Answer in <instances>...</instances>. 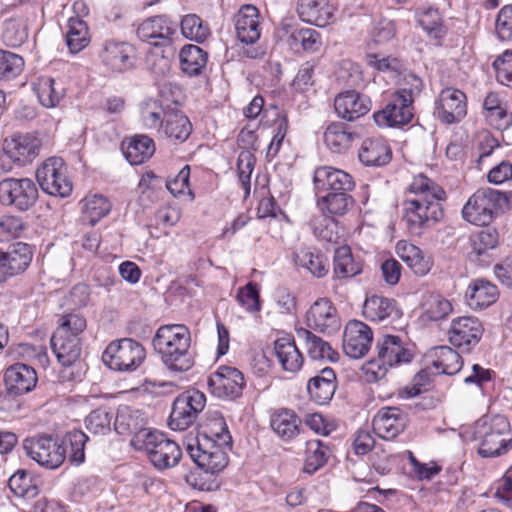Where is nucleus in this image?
I'll list each match as a JSON object with an SVG mask.
<instances>
[{
    "mask_svg": "<svg viewBox=\"0 0 512 512\" xmlns=\"http://www.w3.org/2000/svg\"><path fill=\"white\" fill-rule=\"evenodd\" d=\"M373 331L360 320H350L343 333V350L347 356L359 359L365 356L371 348Z\"/></svg>",
    "mask_w": 512,
    "mask_h": 512,
    "instance_id": "20",
    "label": "nucleus"
},
{
    "mask_svg": "<svg viewBox=\"0 0 512 512\" xmlns=\"http://www.w3.org/2000/svg\"><path fill=\"white\" fill-rule=\"evenodd\" d=\"M95 54L101 65L113 73L132 69L136 60V50L131 43L113 38L100 42Z\"/></svg>",
    "mask_w": 512,
    "mask_h": 512,
    "instance_id": "8",
    "label": "nucleus"
},
{
    "mask_svg": "<svg viewBox=\"0 0 512 512\" xmlns=\"http://www.w3.org/2000/svg\"><path fill=\"white\" fill-rule=\"evenodd\" d=\"M364 317L375 323L388 325L402 316L396 300L384 296L367 297L363 305Z\"/></svg>",
    "mask_w": 512,
    "mask_h": 512,
    "instance_id": "25",
    "label": "nucleus"
},
{
    "mask_svg": "<svg viewBox=\"0 0 512 512\" xmlns=\"http://www.w3.org/2000/svg\"><path fill=\"white\" fill-rule=\"evenodd\" d=\"M506 193L492 188L478 189L462 209L463 218L478 226H488L508 205Z\"/></svg>",
    "mask_w": 512,
    "mask_h": 512,
    "instance_id": "6",
    "label": "nucleus"
},
{
    "mask_svg": "<svg viewBox=\"0 0 512 512\" xmlns=\"http://www.w3.org/2000/svg\"><path fill=\"white\" fill-rule=\"evenodd\" d=\"M137 450H144L158 470L176 466L182 456L180 446L160 431L140 432L130 441Z\"/></svg>",
    "mask_w": 512,
    "mask_h": 512,
    "instance_id": "5",
    "label": "nucleus"
},
{
    "mask_svg": "<svg viewBox=\"0 0 512 512\" xmlns=\"http://www.w3.org/2000/svg\"><path fill=\"white\" fill-rule=\"evenodd\" d=\"M408 423L407 414L398 407H383L373 417L374 433L384 440H393Z\"/></svg>",
    "mask_w": 512,
    "mask_h": 512,
    "instance_id": "23",
    "label": "nucleus"
},
{
    "mask_svg": "<svg viewBox=\"0 0 512 512\" xmlns=\"http://www.w3.org/2000/svg\"><path fill=\"white\" fill-rule=\"evenodd\" d=\"M305 324L310 331L323 334H332L341 326L337 309L328 298H319L310 306Z\"/></svg>",
    "mask_w": 512,
    "mask_h": 512,
    "instance_id": "15",
    "label": "nucleus"
},
{
    "mask_svg": "<svg viewBox=\"0 0 512 512\" xmlns=\"http://www.w3.org/2000/svg\"><path fill=\"white\" fill-rule=\"evenodd\" d=\"M237 38L245 44H254L261 35L259 11L253 5H243L234 16Z\"/></svg>",
    "mask_w": 512,
    "mask_h": 512,
    "instance_id": "27",
    "label": "nucleus"
},
{
    "mask_svg": "<svg viewBox=\"0 0 512 512\" xmlns=\"http://www.w3.org/2000/svg\"><path fill=\"white\" fill-rule=\"evenodd\" d=\"M336 387V374L330 367L323 368L319 374L312 377L307 384V390L311 400L319 405H325L331 401Z\"/></svg>",
    "mask_w": 512,
    "mask_h": 512,
    "instance_id": "30",
    "label": "nucleus"
},
{
    "mask_svg": "<svg viewBox=\"0 0 512 512\" xmlns=\"http://www.w3.org/2000/svg\"><path fill=\"white\" fill-rule=\"evenodd\" d=\"M112 417L106 409H95L85 418L86 429L92 434L104 435L111 429Z\"/></svg>",
    "mask_w": 512,
    "mask_h": 512,
    "instance_id": "59",
    "label": "nucleus"
},
{
    "mask_svg": "<svg viewBox=\"0 0 512 512\" xmlns=\"http://www.w3.org/2000/svg\"><path fill=\"white\" fill-rule=\"evenodd\" d=\"M29 35L28 18L24 14H14L4 20L1 38L3 43L12 48L24 44Z\"/></svg>",
    "mask_w": 512,
    "mask_h": 512,
    "instance_id": "39",
    "label": "nucleus"
},
{
    "mask_svg": "<svg viewBox=\"0 0 512 512\" xmlns=\"http://www.w3.org/2000/svg\"><path fill=\"white\" fill-rule=\"evenodd\" d=\"M40 103L47 108L55 107L64 96V89L57 87L54 79L41 77L36 88Z\"/></svg>",
    "mask_w": 512,
    "mask_h": 512,
    "instance_id": "55",
    "label": "nucleus"
},
{
    "mask_svg": "<svg viewBox=\"0 0 512 512\" xmlns=\"http://www.w3.org/2000/svg\"><path fill=\"white\" fill-rule=\"evenodd\" d=\"M36 178L47 194L64 198L72 192V182L67 176V168L62 158L51 157L44 161L36 171Z\"/></svg>",
    "mask_w": 512,
    "mask_h": 512,
    "instance_id": "11",
    "label": "nucleus"
},
{
    "mask_svg": "<svg viewBox=\"0 0 512 512\" xmlns=\"http://www.w3.org/2000/svg\"><path fill=\"white\" fill-rule=\"evenodd\" d=\"M296 334L298 338L304 341L307 354L311 359L328 360L330 362H336L338 360V353L331 345L309 329L303 327L298 328L296 329Z\"/></svg>",
    "mask_w": 512,
    "mask_h": 512,
    "instance_id": "40",
    "label": "nucleus"
},
{
    "mask_svg": "<svg viewBox=\"0 0 512 512\" xmlns=\"http://www.w3.org/2000/svg\"><path fill=\"white\" fill-rule=\"evenodd\" d=\"M270 426L282 441L290 442L300 434L302 422L293 410L282 408L271 415Z\"/></svg>",
    "mask_w": 512,
    "mask_h": 512,
    "instance_id": "32",
    "label": "nucleus"
},
{
    "mask_svg": "<svg viewBox=\"0 0 512 512\" xmlns=\"http://www.w3.org/2000/svg\"><path fill=\"white\" fill-rule=\"evenodd\" d=\"M377 356L371 359L366 366L369 380L383 379L390 368L409 363L414 357L409 344L396 335H384L376 344Z\"/></svg>",
    "mask_w": 512,
    "mask_h": 512,
    "instance_id": "4",
    "label": "nucleus"
},
{
    "mask_svg": "<svg viewBox=\"0 0 512 512\" xmlns=\"http://www.w3.org/2000/svg\"><path fill=\"white\" fill-rule=\"evenodd\" d=\"M236 299L247 312L255 313L261 310L259 289L253 282L239 288Z\"/></svg>",
    "mask_w": 512,
    "mask_h": 512,
    "instance_id": "61",
    "label": "nucleus"
},
{
    "mask_svg": "<svg viewBox=\"0 0 512 512\" xmlns=\"http://www.w3.org/2000/svg\"><path fill=\"white\" fill-rule=\"evenodd\" d=\"M434 114L444 124L460 122L467 114L465 93L452 87L441 90L435 101Z\"/></svg>",
    "mask_w": 512,
    "mask_h": 512,
    "instance_id": "16",
    "label": "nucleus"
},
{
    "mask_svg": "<svg viewBox=\"0 0 512 512\" xmlns=\"http://www.w3.org/2000/svg\"><path fill=\"white\" fill-rule=\"evenodd\" d=\"M410 197L404 202L405 218L411 234L421 235L444 216L441 201L446 193L424 174L416 175L408 189Z\"/></svg>",
    "mask_w": 512,
    "mask_h": 512,
    "instance_id": "1",
    "label": "nucleus"
},
{
    "mask_svg": "<svg viewBox=\"0 0 512 512\" xmlns=\"http://www.w3.org/2000/svg\"><path fill=\"white\" fill-rule=\"evenodd\" d=\"M33 258L31 247L23 242L10 245L7 250H0V283L23 274Z\"/></svg>",
    "mask_w": 512,
    "mask_h": 512,
    "instance_id": "18",
    "label": "nucleus"
},
{
    "mask_svg": "<svg viewBox=\"0 0 512 512\" xmlns=\"http://www.w3.org/2000/svg\"><path fill=\"white\" fill-rule=\"evenodd\" d=\"M334 109L339 118L351 122L368 114L372 101L369 96L350 89L337 94Z\"/></svg>",
    "mask_w": 512,
    "mask_h": 512,
    "instance_id": "22",
    "label": "nucleus"
},
{
    "mask_svg": "<svg viewBox=\"0 0 512 512\" xmlns=\"http://www.w3.org/2000/svg\"><path fill=\"white\" fill-rule=\"evenodd\" d=\"M356 138L357 134L341 122H332L324 132V142L334 153L348 151Z\"/></svg>",
    "mask_w": 512,
    "mask_h": 512,
    "instance_id": "41",
    "label": "nucleus"
},
{
    "mask_svg": "<svg viewBox=\"0 0 512 512\" xmlns=\"http://www.w3.org/2000/svg\"><path fill=\"white\" fill-rule=\"evenodd\" d=\"M274 351L283 370L295 373L301 369L304 358L292 336L287 335L275 340Z\"/></svg>",
    "mask_w": 512,
    "mask_h": 512,
    "instance_id": "34",
    "label": "nucleus"
},
{
    "mask_svg": "<svg viewBox=\"0 0 512 512\" xmlns=\"http://www.w3.org/2000/svg\"><path fill=\"white\" fill-rule=\"evenodd\" d=\"M297 13L302 21L318 27H325L333 16V8L327 2L300 0Z\"/></svg>",
    "mask_w": 512,
    "mask_h": 512,
    "instance_id": "38",
    "label": "nucleus"
},
{
    "mask_svg": "<svg viewBox=\"0 0 512 512\" xmlns=\"http://www.w3.org/2000/svg\"><path fill=\"white\" fill-rule=\"evenodd\" d=\"M483 333L484 327L478 318L463 316L452 320L448 338L454 347L470 352L480 342Z\"/></svg>",
    "mask_w": 512,
    "mask_h": 512,
    "instance_id": "14",
    "label": "nucleus"
},
{
    "mask_svg": "<svg viewBox=\"0 0 512 512\" xmlns=\"http://www.w3.org/2000/svg\"><path fill=\"white\" fill-rule=\"evenodd\" d=\"M123 152L132 165H139L148 160L155 152V144L147 135H137L127 144L123 143Z\"/></svg>",
    "mask_w": 512,
    "mask_h": 512,
    "instance_id": "43",
    "label": "nucleus"
},
{
    "mask_svg": "<svg viewBox=\"0 0 512 512\" xmlns=\"http://www.w3.org/2000/svg\"><path fill=\"white\" fill-rule=\"evenodd\" d=\"M295 263L307 269L312 275L321 278L329 270L326 259L320 254L314 253L310 248H300L295 253Z\"/></svg>",
    "mask_w": 512,
    "mask_h": 512,
    "instance_id": "51",
    "label": "nucleus"
},
{
    "mask_svg": "<svg viewBox=\"0 0 512 512\" xmlns=\"http://www.w3.org/2000/svg\"><path fill=\"white\" fill-rule=\"evenodd\" d=\"M175 26L164 15L149 17L139 23L136 29L137 38L155 47H166L171 44Z\"/></svg>",
    "mask_w": 512,
    "mask_h": 512,
    "instance_id": "19",
    "label": "nucleus"
},
{
    "mask_svg": "<svg viewBox=\"0 0 512 512\" xmlns=\"http://www.w3.org/2000/svg\"><path fill=\"white\" fill-rule=\"evenodd\" d=\"M36 183L30 178L9 177L0 181V202L18 211H27L38 200Z\"/></svg>",
    "mask_w": 512,
    "mask_h": 512,
    "instance_id": "10",
    "label": "nucleus"
},
{
    "mask_svg": "<svg viewBox=\"0 0 512 512\" xmlns=\"http://www.w3.org/2000/svg\"><path fill=\"white\" fill-rule=\"evenodd\" d=\"M314 185L318 192L351 191L354 181L347 172L330 166L318 167L314 172Z\"/></svg>",
    "mask_w": 512,
    "mask_h": 512,
    "instance_id": "26",
    "label": "nucleus"
},
{
    "mask_svg": "<svg viewBox=\"0 0 512 512\" xmlns=\"http://www.w3.org/2000/svg\"><path fill=\"white\" fill-rule=\"evenodd\" d=\"M327 461V448L320 440L307 442L304 472L312 474Z\"/></svg>",
    "mask_w": 512,
    "mask_h": 512,
    "instance_id": "57",
    "label": "nucleus"
},
{
    "mask_svg": "<svg viewBox=\"0 0 512 512\" xmlns=\"http://www.w3.org/2000/svg\"><path fill=\"white\" fill-rule=\"evenodd\" d=\"M207 437H197L188 443L187 452L194 463L205 473L217 474L228 464L227 450Z\"/></svg>",
    "mask_w": 512,
    "mask_h": 512,
    "instance_id": "9",
    "label": "nucleus"
},
{
    "mask_svg": "<svg viewBox=\"0 0 512 512\" xmlns=\"http://www.w3.org/2000/svg\"><path fill=\"white\" fill-rule=\"evenodd\" d=\"M37 383L36 371L23 363L10 366L5 372V384L8 390L21 395L30 392Z\"/></svg>",
    "mask_w": 512,
    "mask_h": 512,
    "instance_id": "31",
    "label": "nucleus"
},
{
    "mask_svg": "<svg viewBox=\"0 0 512 512\" xmlns=\"http://www.w3.org/2000/svg\"><path fill=\"white\" fill-rule=\"evenodd\" d=\"M255 165V157L251 151H241L237 159L239 181L248 195L250 193V178Z\"/></svg>",
    "mask_w": 512,
    "mask_h": 512,
    "instance_id": "62",
    "label": "nucleus"
},
{
    "mask_svg": "<svg viewBox=\"0 0 512 512\" xmlns=\"http://www.w3.org/2000/svg\"><path fill=\"white\" fill-rule=\"evenodd\" d=\"M82 202L83 220L92 226L108 215L112 208L109 199L100 194L88 195Z\"/></svg>",
    "mask_w": 512,
    "mask_h": 512,
    "instance_id": "49",
    "label": "nucleus"
},
{
    "mask_svg": "<svg viewBox=\"0 0 512 512\" xmlns=\"http://www.w3.org/2000/svg\"><path fill=\"white\" fill-rule=\"evenodd\" d=\"M493 67L498 82L502 85L512 86V51L507 50L499 56L493 62Z\"/></svg>",
    "mask_w": 512,
    "mask_h": 512,
    "instance_id": "63",
    "label": "nucleus"
},
{
    "mask_svg": "<svg viewBox=\"0 0 512 512\" xmlns=\"http://www.w3.org/2000/svg\"><path fill=\"white\" fill-rule=\"evenodd\" d=\"M463 435L467 440L478 441L482 457H498L512 447V433L508 419L503 415L483 416Z\"/></svg>",
    "mask_w": 512,
    "mask_h": 512,
    "instance_id": "3",
    "label": "nucleus"
},
{
    "mask_svg": "<svg viewBox=\"0 0 512 512\" xmlns=\"http://www.w3.org/2000/svg\"><path fill=\"white\" fill-rule=\"evenodd\" d=\"M359 160L366 166H384L392 157V151L384 138L365 139L359 149Z\"/></svg>",
    "mask_w": 512,
    "mask_h": 512,
    "instance_id": "33",
    "label": "nucleus"
},
{
    "mask_svg": "<svg viewBox=\"0 0 512 512\" xmlns=\"http://www.w3.org/2000/svg\"><path fill=\"white\" fill-rule=\"evenodd\" d=\"M180 27L185 38L196 42L205 41L211 34L209 25L196 14L183 16Z\"/></svg>",
    "mask_w": 512,
    "mask_h": 512,
    "instance_id": "52",
    "label": "nucleus"
},
{
    "mask_svg": "<svg viewBox=\"0 0 512 512\" xmlns=\"http://www.w3.org/2000/svg\"><path fill=\"white\" fill-rule=\"evenodd\" d=\"M88 440L86 434L80 430H73L68 432L62 442V446L69 449V460L75 464H81L85 459L84 448Z\"/></svg>",
    "mask_w": 512,
    "mask_h": 512,
    "instance_id": "56",
    "label": "nucleus"
},
{
    "mask_svg": "<svg viewBox=\"0 0 512 512\" xmlns=\"http://www.w3.org/2000/svg\"><path fill=\"white\" fill-rule=\"evenodd\" d=\"M145 348L132 338L114 340L102 354L103 363L119 372L135 371L145 360Z\"/></svg>",
    "mask_w": 512,
    "mask_h": 512,
    "instance_id": "7",
    "label": "nucleus"
},
{
    "mask_svg": "<svg viewBox=\"0 0 512 512\" xmlns=\"http://www.w3.org/2000/svg\"><path fill=\"white\" fill-rule=\"evenodd\" d=\"M191 336L184 325L170 324L158 328L152 340L154 349L171 371L185 372L194 364L190 352Z\"/></svg>",
    "mask_w": 512,
    "mask_h": 512,
    "instance_id": "2",
    "label": "nucleus"
},
{
    "mask_svg": "<svg viewBox=\"0 0 512 512\" xmlns=\"http://www.w3.org/2000/svg\"><path fill=\"white\" fill-rule=\"evenodd\" d=\"M41 141L32 134H15L4 140V155L14 163L24 166L31 163L40 152Z\"/></svg>",
    "mask_w": 512,
    "mask_h": 512,
    "instance_id": "21",
    "label": "nucleus"
},
{
    "mask_svg": "<svg viewBox=\"0 0 512 512\" xmlns=\"http://www.w3.org/2000/svg\"><path fill=\"white\" fill-rule=\"evenodd\" d=\"M433 367L437 373L454 375L460 371L462 360L458 352L448 346H440L434 350Z\"/></svg>",
    "mask_w": 512,
    "mask_h": 512,
    "instance_id": "47",
    "label": "nucleus"
},
{
    "mask_svg": "<svg viewBox=\"0 0 512 512\" xmlns=\"http://www.w3.org/2000/svg\"><path fill=\"white\" fill-rule=\"evenodd\" d=\"M333 270L339 279L350 278L362 272V264L354 259L350 247L343 245L335 250Z\"/></svg>",
    "mask_w": 512,
    "mask_h": 512,
    "instance_id": "45",
    "label": "nucleus"
},
{
    "mask_svg": "<svg viewBox=\"0 0 512 512\" xmlns=\"http://www.w3.org/2000/svg\"><path fill=\"white\" fill-rule=\"evenodd\" d=\"M51 348L58 362L64 367H69L81 355V340L75 335H65L63 329L56 330L51 337Z\"/></svg>",
    "mask_w": 512,
    "mask_h": 512,
    "instance_id": "28",
    "label": "nucleus"
},
{
    "mask_svg": "<svg viewBox=\"0 0 512 512\" xmlns=\"http://www.w3.org/2000/svg\"><path fill=\"white\" fill-rule=\"evenodd\" d=\"M498 296L497 286L484 279L474 280L466 292L468 305L473 310L487 308L498 299Z\"/></svg>",
    "mask_w": 512,
    "mask_h": 512,
    "instance_id": "37",
    "label": "nucleus"
},
{
    "mask_svg": "<svg viewBox=\"0 0 512 512\" xmlns=\"http://www.w3.org/2000/svg\"><path fill=\"white\" fill-rule=\"evenodd\" d=\"M413 104L410 100L403 99L395 94L387 105L373 113V119L379 127H396L408 124L413 118Z\"/></svg>",
    "mask_w": 512,
    "mask_h": 512,
    "instance_id": "24",
    "label": "nucleus"
},
{
    "mask_svg": "<svg viewBox=\"0 0 512 512\" xmlns=\"http://www.w3.org/2000/svg\"><path fill=\"white\" fill-rule=\"evenodd\" d=\"M146 424L143 414L139 410H121L115 418V430L119 434H133L135 438L140 432H152L144 428Z\"/></svg>",
    "mask_w": 512,
    "mask_h": 512,
    "instance_id": "48",
    "label": "nucleus"
},
{
    "mask_svg": "<svg viewBox=\"0 0 512 512\" xmlns=\"http://www.w3.org/2000/svg\"><path fill=\"white\" fill-rule=\"evenodd\" d=\"M284 35L287 37V44L295 51L316 52L322 46V38L318 31L312 28H293L290 24L283 22L281 26Z\"/></svg>",
    "mask_w": 512,
    "mask_h": 512,
    "instance_id": "29",
    "label": "nucleus"
},
{
    "mask_svg": "<svg viewBox=\"0 0 512 512\" xmlns=\"http://www.w3.org/2000/svg\"><path fill=\"white\" fill-rule=\"evenodd\" d=\"M172 109L163 100L146 99L139 106L140 121L146 129L156 130L159 134L164 124V118Z\"/></svg>",
    "mask_w": 512,
    "mask_h": 512,
    "instance_id": "42",
    "label": "nucleus"
},
{
    "mask_svg": "<svg viewBox=\"0 0 512 512\" xmlns=\"http://www.w3.org/2000/svg\"><path fill=\"white\" fill-rule=\"evenodd\" d=\"M192 132V124L188 117L180 110L173 108L168 111L164 124L159 132L160 136L166 137L173 142H184Z\"/></svg>",
    "mask_w": 512,
    "mask_h": 512,
    "instance_id": "36",
    "label": "nucleus"
},
{
    "mask_svg": "<svg viewBox=\"0 0 512 512\" xmlns=\"http://www.w3.org/2000/svg\"><path fill=\"white\" fill-rule=\"evenodd\" d=\"M198 437H207L219 445L231 448L232 437L228 431L227 424L222 416L215 415L204 426L203 431Z\"/></svg>",
    "mask_w": 512,
    "mask_h": 512,
    "instance_id": "53",
    "label": "nucleus"
},
{
    "mask_svg": "<svg viewBox=\"0 0 512 512\" xmlns=\"http://www.w3.org/2000/svg\"><path fill=\"white\" fill-rule=\"evenodd\" d=\"M66 43L72 53L82 51L90 43L89 28L86 22L79 17H71L68 20Z\"/></svg>",
    "mask_w": 512,
    "mask_h": 512,
    "instance_id": "46",
    "label": "nucleus"
},
{
    "mask_svg": "<svg viewBox=\"0 0 512 512\" xmlns=\"http://www.w3.org/2000/svg\"><path fill=\"white\" fill-rule=\"evenodd\" d=\"M496 34L503 41H512V5H506L498 12Z\"/></svg>",
    "mask_w": 512,
    "mask_h": 512,
    "instance_id": "64",
    "label": "nucleus"
},
{
    "mask_svg": "<svg viewBox=\"0 0 512 512\" xmlns=\"http://www.w3.org/2000/svg\"><path fill=\"white\" fill-rule=\"evenodd\" d=\"M9 488L17 497L33 499L39 494L36 482L24 470L13 474L8 481Z\"/></svg>",
    "mask_w": 512,
    "mask_h": 512,
    "instance_id": "54",
    "label": "nucleus"
},
{
    "mask_svg": "<svg viewBox=\"0 0 512 512\" xmlns=\"http://www.w3.org/2000/svg\"><path fill=\"white\" fill-rule=\"evenodd\" d=\"M24 68V60L21 56L0 50V80H11L17 77Z\"/></svg>",
    "mask_w": 512,
    "mask_h": 512,
    "instance_id": "58",
    "label": "nucleus"
},
{
    "mask_svg": "<svg viewBox=\"0 0 512 512\" xmlns=\"http://www.w3.org/2000/svg\"><path fill=\"white\" fill-rule=\"evenodd\" d=\"M245 380L242 372L235 367L220 366L210 375V392L220 399H236L242 395Z\"/></svg>",
    "mask_w": 512,
    "mask_h": 512,
    "instance_id": "17",
    "label": "nucleus"
},
{
    "mask_svg": "<svg viewBox=\"0 0 512 512\" xmlns=\"http://www.w3.org/2000/svg\"><path fill=\"white\" fill-rule=\"evenodd\" d=\"M182 71L189 76L200 75L206 68L208 55L197 45H185L179 53Z\"/></svg>",
    "mask_w": 512,
    "mask_h": 512,
    "instance_id": "44",
    "label": "nucleus"
},
{
    "mask_svg": "<svg viewBox=\"0 0 512 512\" xmlns=\"http://www.w3.org/2000/svg\"><path fill=\"white\" fill-rule=\"evenodd\" d=\"M24 449L31 459L48 469L58 468L66 457V449L52 437L26 439Z\"/></svg>",
    "mask_w": 512,
    "mask_h": 512,
    "instance_id": "13",
    "label": "nucleus"
},
{
    "mask_svg": "<svg viewBox=\"0 0 512 512\" xmlns=\"http://www.w3.org/2000/svg\"><path fill=\"white\" fill-rule=\"evenodd\" d=\"M206 405V396L198 390H188L180 394L173 402L169 416V427L183 431L197 419L198 414Z\"/></svg>",
    "mask_w": 512,
    "mask_h": 512,
    "instance_id": "12",
    "label": "nucleus"
},
{
    "mask_svg": "<svg viewBox=\"0 0 512 512\" xmlns=\"http://www.w3.org/2000/svg\"><path fill=\"white\" fill-rule=\"evenodd\" d=\"M470 242L472 250L477 255H482L486 251L497 247L499 235L494 228H487L471 236Z\"/></svg>",
    "mask_w": 512,
    "mask_h": 512,
    "instance_id": "60",
    "label": "nucleus"
},
{
    "mask_svg": "<svg viewBox=\"0 0 512 512\" xmlns=\"http://www.w3.org/2000/svg\"><path fill=\"white\" fill-rule=\"evenodd\" d=\"M349 191L329 192L318 200V206L323 212L333 216L344 215L353 204Z\"/></svg>",
    "mask_w": 512,
    "mask_h": 512,
    "instance_id": "50",
    "label": "nucleus"
},
{
    "mask_svg": "<svg viewBox=\"0 0 512 512\" xmlns=\"http://www.w3.org/2000/svg\"><path fill=\"white\" fill-rule=\"evenodd\" d=\"M396 253L416 275L428 274L433 266L432 258L429 255L407 241L402 240L397 243Z\"/></svg>",
    "mask_w": 512,
    "mask_h": 512,
    "instance_id": "35",
    "label": "nucleus"
}]
</instances>
